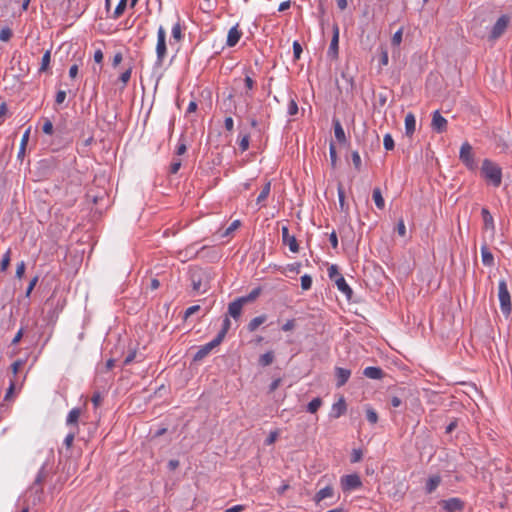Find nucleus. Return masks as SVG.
Segmentation results:
<instances>
[{
  "label": "nucleus",
  "mask_w": 512,
  "mask_h": 512,
  "mask_svg": "<svg viewBox=\"0 0 512 512\" xmlns=\"http://www.w3.org/2000/svg\"><path fill=\"white\" fill-rule=\"evenodd\" d=\"M189 279L191 282L192 290L195 293H205L210 288V274L203 268L191 267L189 269Z\"/></svg>",
  "instance_id": "obj_1"
},
{
  "label": "nucleus",
  "mask_w": 512,
  "mask_h": 512,
  "mask_svg": "<svg viewBox=\"0 0 512 512\" xmlns=\"http://www.w3.org/2000/svg\"><path fill=\"white\" fill-rule=\"evenodd\" d=\"M482 177L489 181L494 187H499L502 182V169L499 165L489 159H484L481 167Z\"/></svg>",
  "instance_id": "obj_2"
},
{
  "label": "nucleus",
  "mask_w": 512,
  "mask_h": 512,
  "mask_svg": "<svg viewBox=\"0 0 512 512\" xmlns=\"http://www.w3.org/2000/svg\"><path fill=\"white\" fill-rule=\"evenodd\" d=\"M512 24V14H503L501 15L494 25L492 26L489 34L488 40L494 42L498 40L500 37L504 35L508 27Z\"/></svg>",
  "instance_id": "obj_3"
},
{
  "label": "nucleus",
  "mask_w": 512,
  "mask_h": 512,
  "mask_svg": "<svg viewBox=\"0 0 512 512\" xmlns=\"http://www.w3.org/2000/svg\"><path fill=\"white\" fill-rule=\"evenodd\" d=\"M167 55L166 45V31L163 26H160L157 31V44H156V66L161 67Z\"/></svg>",
  "instance_id": "obj_4"
},
{
  "label": "nucleus",
  "mask_w": 512,
  "mask_h": 512,
  "mask_svg": "<svg viewBox=\"0 0 512 512\" xmlns=\"http://www.w3.org/2000/svg\"><path fill=\"white\" fill-rule=\"evenodd\" d=\"M498 298L502 313L509 315L511 312V297L504 279L500 280L498 284Z\"/></svg>",
  "instance_id": "obj_5"
},
{
  "label": "nucleus",
  "mask_w": 512,
  "mask_h": 512,
  "mask_svg": "<svg viewBox=\"0 0 512 512\" xmlns=\"http://www.w3.org/2000/svg\"><path fill=\"white\" fill-rule=\"evenodd\" d=\"M459 159L466 165L470 170L476 168V162L472 152V146L468 142H464L460 148Z\"/></svg>",
  "instance_id": "obj_6"
},
{
  "label": "nucleus",
  "mask_w": 512,
  "mask_h": 512,
  "mask_svg": "<svg viewBox=\"0 0 512 512\" xmlns=\"http://www.w3.org/2000/svg\"><path fill=\"white\" fill-rule=\"evenodd\" d=\"M438 504L445 512L462 511L465 507V502L458 497H452L445 500H440Z\"/></svg>",
  "instance_id": "obj_7"
},
{
  "label": "nucleus",
  "mask_w": 512,
  "mask_h": 512,
  "mask_svg": "<svg viewBox=\"0 0 512 512\" xmlns=\"http://www.w3.org/2000/svg\"><path fill=\"white\" fill-rule=\"evenodd\" d=\"M341 485L343 491H351L360 488L362 486V482L359 475L349 474L342 477Z\"/></svg>",
  "instance_id": "obj_8"
},
{
  "label": "nucleus",
  "mask_w": 512,
  "mask_h": 512,
  "mask_svg": "<svg viewBox=\"0 0 512 512\" xmlns=\"http://www.w3.org/2000/svg\"><path fill=\"white\" fill-rule=\"evenodd\" d=\"M338 50H339V27L337 24L333 25V35L332 39L327 51V56L335 60L338 58Z\"/></svg>",
  "instance_id": "obj_9"
},
{
  "label": "nucleus",
  "mask_w": 512,
  "mask_h": 512,
  "mask_svg": "<svg viewBox=\"0 0 512 512\" xmlns=\"http://www.w3.org/2000/svg\"><path fill=\"white\" fill-rule=\"evenodd\" d=\"M220 344H221V342L218 341L216 338H214L212 341L201 346L199 348V350L193 356V361L199 362V361L203 360L214 348H216Z\"/></svg>",
  "instance_id": "obj_10"
},
{
  "label": "nucleus",
  "mask_w": 512,
  "mask_h": 512,
  "mask_svg": "<svg viewBox=\"0 0 512 512\" xmlns=\"http://www.w3.org/2000/svg\"><path fill=\"white\" fill-rule=\"evenodd\" d=\"M282 233V242L284 245H288L289 249L292 253L299 252V244L294 235L289 234V229L287 226H283L281 229Z\"/></svg>",
  "instance_id": "obj_11"
},
{
  "label": "nucleus",
  "mask_w": 512,
  "mask_h": 512,
  "mask_svg": "<svg viewBox=\"0 0 512 512\" xmlns=\"http://www.w3.org/2000/svg\"><path fill=\"white\" fill-rule=\"evenodd\" d=\"M431 127L437 133L446 131L447 120L440 114L439 111H435L433 113Z\"/></svg>",
  "instance_id": "obj_12"
},
{
  "label": "nucleus",
  "mask_w": 512,
  "mask_h": 512,
  "mask_svg": "<svg viewBox=\"0 0 512 512\" xmlns=\"http://www.w3.org/2000/svg\"><path fill=\"white\" fill-rule=\"evenodd\" d=\"M351 376V370L342 368V367H336L335 368V377H336V387L340 388L344 386L349 378Z\"/></svg>",
  "instance_id": "obj_13"
},
{
  "label": "nucleus",
  "mask_w": 512,
  "mask_h": 512,
  "mask_svg": "<svg viewBox=\"0 0 512 512\" xmlns=\"http://www.w3.org/2000/svg\"><path fill=\"white\" fill-rule=\"evenodd\" d=\"M346 410L347 405L345 399L343 397H340V399L332 405L330 417L337 419L341 417L343 414H345Z\"/></svg>",
  "instance_id": "obj_14"
},
{
  "label": "nucleus",
  "mask_w": 512,
  "mask_h": 512,
  "mask_svg": "<svg viewBox=\"0 0 512 512\" xmlns=\"http://www.w3.org/2000/svg\"><path fill=\"white\" fill-rule=\"evenodd\" d=\"M243 306L244 303L239 298L235 299L228 305V315L237 320L241 316Z\"/></svg>",
  "instance_id": "obj_15"
},
{
  "label": "nucleus",
  "mask_w": 512,
  "mask_h": 512,
  "mask_svg": "<svg viewBox=\"0 0 512 512\" xmlns=\"http://www.w3.org/2000/svg\"><path fill=\"white\" fill-rule=\"evenodd\" d=\"M242 32L238 29V26L232 27L228 31L226 45L228 47H234L240 40Z\"/></svg>",
  "instance_id": "obj_16"
},
{
  "label": "nucleus",
  "mask_w": 512,
  "mask_h": 512,
  "mask_svg": "<svg viewBox=\"0 0 512 512\" xmlns=\"http://www.w3.org/2000/svg\"><path fill=\"white\" fill-rule=\"evenodd\" d=\"M363 375L370 379L380 380L384 377L385 373L380 367L369 366L363 370Z\"/></svg>",
  "instance_id": "obj_17"
},
{
  "label": "nucleus",
  "mask_w": 512,
  "mask_h": 512,
  "mask_svg": "<svg viewBox=\"0 0 512 512\" xmlns=\"http://www.w3.org/2000/svg\"><path fill=\"white\" fill-rule=\"evenodd\" d=\"M335 284L339 291H341L348 299H351L353 290L347 284L343 276H339L335 279Z\"/></svg>",
  "instance_id": "obj_18"
},
{
  "label": "nucleus",
  "mask_w": 512,
  "mask_h": 512,
  "mask_svg": "<svg viewBox=\"0 0 512 512\" xmlns=\"http://www.w3.org/2000/svg\"><path fill=\"white\" fill-rule=\"evenodd\" d=\"M416 129V119L413 113H407L405 117V134L408 137H412Z\"/></svg>",
  "instance_id": "obj_19"
},
{
  "label": "nucleus",
  "mask_w": 512,
  "mask_h": 512,
  "mask_svg": "<svg viewBox=\"0 0 512 512\" xmlns=\"http://www.w3.org/2000/svg\"><path fill=\"white\" fill-rule=\"evenodd\" d=\"M334 495V489L332 486H326L322 489H320L314 496V501L316 504H319L321 501H323L326 498L333 497Z\"/></svg>",
  "instance_id": "obj_20"
},
{
  "label": "nucleus",
  "mask_w": 512,
  "mask_h": 512,
  "mask_svg": "<svg viewBox=\"0 0 512 512\" xmlns=\"http://www.w3.org/2000/svg\"><path fill=\"white\" fill-rule=\"evenodd\" d=\"M333 127H334V134L335 138L339 143H345L346 142V136L344 129L341 125V122L337 118H333Z\"/></svg>",
  "instance_id": "obj_21"
},
{
  "label": "nucleus",
  "mask_w": 512,
  "mask_h": 512,
  "mask_svg": "<svg viewBox=\"0 0 512 512\" xmlns=\"http://www.w3.org/2000/svg\"><path fill=\"white\" fill-rule=\"evenodd\" d=\"M481 215H482V219L484 222V228L494 230L495 229L494 219H493V216L491 215V213L489 212V210L487 208H482Z\"/></svg>",
  "instance_id": "obj_22"
},
{
  "label": "nucleus",
  "mask_w": 512,
  "mask_h": 512,
  "mask_svg": "<svg viewBox=\"0 0 512 512\" xmlns=\"http://www.w3.org/2000/svg\"><path fill=\"white\" fill-rule=\"evenodd\" d=\"M440 483H441V477L439 475H433V476L429 477L426 482V486H425L426 492L428 494L434 492L437 489V487L440 485Z\"/></svg>",
  "instance_id": "obj_23"
},
{
  "label": "nucleus",
  "mask_w": 512,
  "mask_h": 512,
  "mask_svg": "<svg viewBox=\"0 0 512 512\" xmlns=\"http://www.w3.org/2000/svg\"><path fill=\"white\" fill-rule=\"evenodd\" d=\"M481 256H482V263L485 266H493L494 265V257L493 254L490 252L488 247L486 245H483L481 247Z\"/></svg>",
  "instance_id": "obj_24"
},
{
  "label": "nucleus",
  "mask_w": 512,
  "mask_h": 512,
  "mask_svg": "<svg viewBox=\"0 0 512 512\" xmlns=\"http://www.w3.org/2000/svg\"><path fill=\"white\" fill-rule=\"evenodd\" d=\"M230 327H231V321H230L229 317L226 315L225 318L223 319L222 327L215 338L222 343L226 334L228 333Z\"/></svg>",
  "instance_id": "obj_25"
},
{
  "label": "nucleus",
  "mask_w": 512,
  "mask_h": 512,
  "mask_svg": "<svg viewBox=\"0 0 512 512\" xmlns=\"http://www.w3.org/2000/svg\"><path fill=\"white\" fill-rule=\"evenodd\" d=\"M81 415V409L80 408H73L67 416L66 423L69 426H78V420Z\"/></svg>",
  "instance_id": "obj_26"
},
{
  "label": "nucleus",
  "mask_w": 512,
  "mask_h": 512,
  "mask_svg": "<svg viewBox=\"0 0 512 512\" xmlns=\"http://www.w3.org/2000/svg\"><path fill=\"white\" fill-rule=\"evenodd\" d=\"M275 355L272 350L262 354L258 359V364L262 367H267L274 362Z\"/></svg>",
  "instance_id": "obj_27"
},
{
  "label": "nucleus",
  "mask_w": 512,
  "mask_h": 512,
  "mask_svg": "<svg viewBox=\"0 0 512 512\" xmlns=\"http://www.w3.org/2000/svg\"><path fill=\"white\" fill-rule=\"evenodd\" d=\"M267 320V316L265 314L257 316L253 318L247 325V329L249 332H254L260 325H262Z\"/></svg>",
  "instance_id": "obj_28"
},
{
  "label": "nucleus",
  "mask_w": 512,
  "mask_h": 512,
  "mask_svg": "<svg viewBox=\"0 0 512 512\" xmlns=\"http://www.w3.org/2000/svg\"><path fill=\"white\" fill-rule=\"evenodd\" d=\"M337 191L340 210L342 212L348 213V205L345 202V191L341 183L338 184Z\"/></svg>",
  "instance_id": "obj_29"
},
{
  "label": "nucleus",
  "mask_w": 512,
  "mask_h": 512,
  "mask_svg": "<svg viewBox=\"0 0 512 512\" xmlns=\"http://www.w3.org/2000/svg\"><path fill=\"white\" fill-rule=\"evenodd\" d=\"M372 197L378 209H383L385 207V201L382 196L381 189L379 187L373 189Z\"/></svg>",
  "instance_id": "obj_30"
},
{
  "label": "nucleus",
  "mask_w": 512,
  "mask_h": 512,
  "mask_svg": "<svg viewBox=\"0 0 512 512\" xmlns=\"http://www.w3.org/2000/svg\"><path fill=\"white\" fill-rule=\"evenodd\" d=\"M260 294H261V288L260 287H256L248 295L239 297V299L245 305L247 303H250V302H253L254 300H256L259 297Z\"/></svg>",
  "instance_id": "obj_31"
},
{
  "label": "nucleus",
  "mask_w": 512,
  "mask_h": 512,
  "mask_svg": "<svg viewBox=\"0 0 512 512\" xmlns=\"http://www.w3.org/2000/svg\"><path fill=\"white\" fill-rule=\"evenodd\" d=\"M322 404H323L322 399L320 397H316L308 403L306 410H307V412L314 414L318 411V409L322 406Z\"/></svg>",
  "instance_id": "obj_32"
},
{
  "label": "nucleus",
  "mask_w": 512,
  "mask_h": 512,
  "mask_svg": "<svg viewBox=\"0 0 512 512\" xmlns=\"http://www.w3.org/2000/svg\"><path fill=\"white\" fill-rule=\"evenodd\" d=\"M270 190H271V182L267 181L265 183V185L263 186L260 194L257 197V200H256L257 204H261L263 201H265L267 199V197L270 194Z\"/></svg>",
  "instance_id": "obj_33"
},
{
  "label": "nucleus",
  "mask_w": 512,
  "mask_h": 512,
  "mask_svg": "<svg viewBox=\"0 0 512 512\" xmlns=\"http://www.w3.org/2000/svg\"><path fill=\"white\" fill-rule=\"evenodd\" d=\"M127 6V0H120L113 12L112 18L118 19L125 11Z\"/></svg>",
  "instance_id": "obj_34"
},
{
  "label": "nucleus",
  "mask_w": 512,
  "mask_h": 512,
  "mask_svg": "<svg viewBox=\"0 0 512 512\" xmlns=\"http://www.w3.org/2000/svg\"><path fill=\"white\" fill-rule=\"evenodd\" d=\"M50 61H51V53H50L49 50H47L44 53V55L42 56L41 66L39 68V72H45L49 68Z\"/></svg>",
  "instance_id": "obj_35"
},
{
  "label": "nucleus",
  "mask_w": 512,
  "mask_h": 512,
  "mask_svg": "<svg viewBox=\"0 0 512 512\" xmlns=\"http://www.w3.org/2000/svg\"><path fill=\"white\" fill-rule=\"evenodd\" d=\"M366 418L371 424L378 422V414L372 407L366 408Z\"/></svg>",
  "instance_id": "obj_36"
},
{
  "label": "nucleus",
  "mask_w": 512,
  "mask_h": 512,
  "mask_svg": "<svg viewBox=\"0 0 512 512\" xmlns=\"http://www.w3.org/2000/svg\"><path fill=\"white\" fill-rule=\"evenodd\" d=\"M10 255H11L10 250L6 251V253L3 255L2 260L0 261V270L1 271H6L7 268L9 267V264L11 261Z\"/></svg>",
  "instance_id": "obj_37"
},
{
  "label": "nucleus",
  "mask_w": 512,
  "mask_h": 512,
  "mask_svg": "<svg viewBox=\"0 0 512 512\" xmlns=\"http://www.w3.org/2000/svg\"><path fill=\"white\" fill-rule=\"evenodd\" d=\"M329 155H330V160H331V166H332V168H335L336 164H337L338 157H337L336 147H335L334 143H332V142L330 143V146H329Z\"/></svg>",
  "instance_id": "obj_38"
},
{
  "label": "nucleus",
  "mask_w": 512,
  "mask_h": 512,
  "mask_svg": "<svg viewBox=\"0 0 512 512\" xmlns=\"http://www.w3.org/2000/svg\"><path fill=\"white\" fill-rule=\"evenodd\" d=\"M45 478H46L45 466H42L41 469L38 471V474L35 478L32 488L34 486H38V485L40 486L44 482Z\"/></svg>",
  "instance_id": "obj_39"
},
{
  "label": "nucleus",
  "mask_w": 512,
  "mask_h": 512,
  "mask_svg": "<svg viewBox=\"0 0 512 512\" xmlns=\"http://www.w3.org/2000/svg\"><path fill=\"white\" fill-rule=\"evenodd\" d=\"M172 37L176 41H180L183 38L182 28L179 22H177L172 28Z\"/></svg>",
  "instance_id": "obj_40"
},
{
  "label": "nucleus",
  "mask_w": 512,
  "mask_h": 512,
  "mask_svg": "<svg viewBox=\"0 0 512 512\" xmlns=\"http://www.w3.org/2000/svg\"><path fill=\"white\" fill-rule=\"evenodd\" d=\"M249 140H250V135L248 133H245L241 136V138L239 140V147L242 152L248 150Z\"/></svg>",
  "instance_id": "obj_41"
},
{
  "label": "nucleus",
  "mask_w": 512,
  "mask_h": 512,
  "mask_svg": "<svg viewBox=\"0 0 512 512\" xmlns=\"http://www.w3.org/2000/svg\"><path fill=\"white\" fill-rule=\"evenodd\" d=\"M383 145L386 150H393L395 147L394 139L391 134H385L383 139Z\"/></svg>",
  "instance_id": "obj_42"
},
{
  "label": "nucleus",
  "mask_w": 512,
  "mask_h": 512,
  "mask_svg": "<svg viewBox=\"0 0 512 512\" xmlns=\"http://www.w3.org/2000/svg\"><path fill=\"white\" fill-rule=\"evenodd\" d=\"M13 36V32L9 27H5L0 30V40L3 42H7Z\"/></svg>",
  "instance_id": "obj_43"
},
{
  "label": "nucleus",
  "mask_w": 512,
  "mask_h": 512,
  "mask_svg": "<svg viewBox=\"0 0 512 512\" xmlns=\"http://www.w3.org/2000/svg\"><path fill=\"white\" fill-rule=\"evenodd\" d=\"M312 286V278L310 275L305 274L301 277V288L303 290H309Z\"/></svg>",
  "instance_id": "obj_44"
},
{
  "label": "nucleus",
  "mask_w": 512,
  "mask_h": 512,
  "mask_svg": "<svg viewBox=\"0 0 512 512\" xmlns=\"http://www.w3.org/2000/svg\"><path fill=\"white\" fill-rule=\"evenodd\" d=\"M402 36H403V29L400 28L398 31L394 33L391 39V44L393 46H399L402 42Z\"/></svg>",
  "instance_id": "obj_45"
},
{
  "label": "nucleus",
  "mask_w": 512,
  "mask_h": 512,
  "mask_svg": "<svg viewBox=\"0 0 512 512\" xmlns=\"http://www.w3.org/2000/svg\"><path fill=\"white\" fill-rule=\"evenodd\" d=\"M132 74V67H129L127 70H125L119 77V80L123 83V87L127 85L131 78Z\"/></svg>",
  "instance_id": "obj_46"
},
{
  "label": "nucleus",
  "mask_w": 512,
  "mask_h": 512,
  "mask_svg": "<svg viewBox=\"0 0 512 512\" xmlns=\"http://www.w3.org/2000/svg\"><path fill=\"white\" fill-rule=\"evenodd\" d=\"M181 165H182L181 160L174 158L170 164L169 172L171 174H176L179 171V169L181 168Z\"/></svg>",
  "instance_id": "obj_47"
},
{
  "label": "nucleus",
  "mask_w": 512,
  "mask_h": 512,
  "mask_svg": "<svg viewBox=\"0 0 512 512\" xmlns=\"http://www.w3.org/2000/svg\"><path fill=\"white\" fill-rule=\"evenodd\" d=\"M186 151H187V146H186V143H185V141L183 139V135H182L180 140H179V144H178V146L176 148L175 154L177 156H181L184 153H186Z\"/></svg>",
  "instance_id": "obj_48"
},
{
  "label": "nucleus",
  "mask_w": 512,
  "mask_h": 512,
  "mask_svg": "<svg viewBox=\"0 0 512 512\" xmlns=\"http://www.w3.org/2000/svg\"><path fill=\"white\" fill-rule=\"evenodd\" d=\"M302 51H303V49H302L301 44L298 41H294L293 42V56H294V60H299L300 59Z\"/></svg>",
  "instance_id": "obj_49"
},
{
  "label": "nucleus",
  "mask_w": 512,
  "mask_h": 512,
  "mask_svg": "<svg viewBox=\"0 0 512 512\" xmlns=\"http://www.w3.org/2000/svg\"><path fill=\"white\" fill-rule=\"evenodd\" d=\"M352 162L357 171L361 170V157L357 151H353L351 154Z\"/></svg>",
  "instance_id": "obj_50"
},
{
  "label": "nucleus",
  "mask_w": 512,
  "mask_h": 512,
  "mask_svg": "<svg viewBox=\"0 0 512 512\" xmlns=\"http://www.w3.org/2000/svg\"><path fill=\"white\" fill-rule=\"evenodd\" d=\"M42 131L47 135L53 134V131H54L53 124L49 119L44 120Z\"/></svg>",
  "instance_id": "obj_51"
},
{
  "label": "nucleus",
  "mask_w": 512,
  "mask_h": 512,
  "mask_svg": "<svg viewBox=\"0 0 512 512\" xmlns=\"http://www.w3.org/2000/svg\"><path fill=\"white\" fill-rule=\"evenodd\" d=\"M362 456H363V453L360 449H353L352 453H351V458H350L351 463H357V462L361 461Z\"/></svg>",
  "instance_id": "obj_52"
},
{
  "label": "nucleus",
  "mask_w": 512,
  "mask_h": 512,
  "mask_svg": "<svg viewBox=\"0 0 512 512\" xmlns=\"http://www.w3.org/2000/svg\"><path fill=\"white\" fill-rule=\"evenodd\" d=\"M298 113V105L294 99H291L288 104V114L293 116Z\"/></svg>",
  "instance_id": "obj_53"
},
{
  "label": "nucleus",
  "mask_w": 512,
  "mask_h": 512,
  "mask_svg": "<svg viewBox=\"0 0 512 512\" xmlns=\"http://www.w3.org/2000/svg\"><path fill=\"white\" fill-rule=\"evenodd\" d=\"M328 275L331 280H335L337 277L342 276L336 265H331L328 269Z\"/></svg>",
  "instance_id": "obj_54"
},
{
  "label": "nucleus",
  "mask_w": 512,
  "mask_h": 512,
  "mask_svg": "<svg viewBox=\"0 0 512 512\" xmlns=\"http://www.w3.org/2000/svg\"><path fill=\"white\" fill-rule=\"evenodd\" d=\"M25 268H26V265H25L24 261H21L20 263H18L15 276L19 279L22 278L25 273Z\"/></svg>",
  "instance_id": "obj_55"
},
{
  "label": "nucleus",
  "mask_w": 512,
  "mask_h": 512,
  "mask_svg": "<svg viewBox=\"0 0 512 512\" xmlns=\"http://www.w3.org/2000/svg\"><path fill=\"white\" fill-rule=\"evenodd\" d=\"M241 225L240 220L233 221L230 226L226 229L224 236L230 235L232 232H234L239 226Z\"/></svg>",
  "instance_id": "obj_56"
},
{
  "label": "nucleus",
  "mask_w": 512,
  "mask_h": 512,
  "mask_svg": "<svg viewBox=\"0 0 512 512\" xmlns=\"http://www.w3.org/2000/svg\"><path fill=\"white\" fill-rule=\"evenodd\" d=\"M396 231L401 237H404L406 235V227H405V223H404L403 219H400L398 221L397 226H396Z\"/></svg>",
  "instance_id": "obj_57"
},
{
  "label": "nucleus",
  "mask_w": 512,
  "mask_h": 512,
  "mask_svg": "<svg viewBox=\"0 0 512 512\" xmlns=\"http://www.w3.org/2000/svg\"><path fill=\"white\" fill-rule=\"evenodd\" d=\"M66 99V91L64 90H58L55 96V102L60 105L62 104Z\"/></svg>",
  "instance_id": "obj_58"
},
{
  "label": "nucleus",
  "mask_w": 512,
  "mask_h": 512,
  "mask_svg": "<svg viewBox=\"0 0 512 512\" xmlns=\"http://www.w3.org/2000/svg\"><path fill=\"white\" fill-rule=\"evenodd\" d=\"M200 310V306L199 305H193L191 307H189L186 311H185V315H184V318L187 319L188 317H190L191 315L195 314L196 312H198Z\"/></svg>",
  "instance_id": "obj_59"
},
{
  "label": "nucleus",
  "mask_w": 512,
  "mask_h": 512,
  "mask_svg": "<svg viewBox=\"0 0 512 512\" xmlns=\"http://www.w3.org/2000/svg\"><path fill=\"white\" fill-rule=\"evenodd\" d=\"M37 282H38V277H37V276H35V277L30 281V283H29V285H28V287H27V289H26V293H25L26 297H29V296H30V294H31V292L33 291V289H34L35 285L37 284Z\"/></svg>",
  "instance_id": "obj_60"
},
{
  "label": "nucleus",
  "mask_w": 512,
  "mask_h": 512,
  "mask_svg": "<svg viewBox=\"0 0 512 512\" xmlns=\"http://www.w3.org/2000/svg\"><path fill=\"white\" fill-rule=\"evenodd\" d=\"M277 437H278V432H277V431H272V432L269 434V436L266 438V440H265V444H266V445H271V444H273V443L276 441Z\"/></svg>",
  "instance_id": "obj_61"
},
{
  "label": "nucleus",
  "mask_w": 512,
  "mask_h": 512,
  "mask_svg": "<svg viewBox=\"0 0 512 512\" xmlns=\"http://www.w3.org/2000/svg\"><path fill=\"white\" fill-rule=\"evenodd\" d=\"M295 328V320L294 319H290L288 321H286L285 324H283L282 326V330L287 332V331H291Z\"/></svg>",
  "instance_id": "obj_62"
},
{
  "label": "nucleus",
  "mask_w": 512,
  "mask_h": 512,
  "mask_svg": "<svg viewBox=\"0 0 512 512\" xmlns=\"http://www.w3.org/2000/svg\"><path fill=\"white\" fill-rule=\"evenodd\" d=\"M91 401L95 407H98L102 402V396L99 392H95L91 398Z\"/></svg>",
  "instance_id": "obj_63"
},
{
  "label": "nucleus",
  "mask_w": 512,
  "mask_h": 512,
  "mask_svg": "<svg viewBox=\"0 0 512 512\" xmlns=\"http://www.w3.org/2000/svg\"><path fill=\"white\" fill-rule=\"evenodd\" d=\"M135 357H136V351H135V350L130 351V352L128 353V355L125 357L123 364H124V365H129L130 363H132V362H133V360L135 359Z\"/></svg>",
  "instance_id": "obj_64"
}]
</instances>
